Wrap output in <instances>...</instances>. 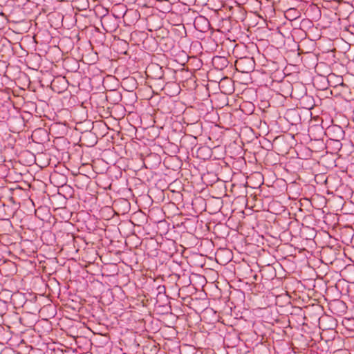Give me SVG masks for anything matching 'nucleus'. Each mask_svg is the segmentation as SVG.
Masks as SVG:
<instances>
[{"label": "nucleus", "mask_w": 354, "mask_h": 354, "mask_svg": "<svg viewBox=\"0 0 354 354\" xmlns=\"http://www.w3.org/2000/svg\"><path fill=\"white\" fill-rule=\"evenodd\" d=\"M333 129H336L340 133V136H339V138L342 137V136L344 134V131L339 127H338V126L334 127H333Z\"/></svg>", "instance_id": "obj_1"}]
</instances>
